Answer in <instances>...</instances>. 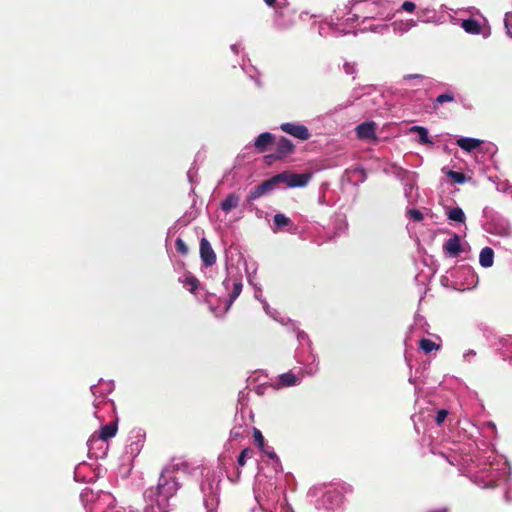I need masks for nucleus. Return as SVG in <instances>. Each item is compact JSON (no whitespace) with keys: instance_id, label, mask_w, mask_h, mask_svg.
I'll list each match as a JSON object with an SVG mask.
<instances>
[{"instance_id":"4","label":"nucleus","mask_w":512,"mask_h":512,"mask_svg":"<svg viewBox=\"0 0 512 512\" xmlns=\"http://www.w3.org/2000/svg\"><path fill=\"white\" fill-rule=\"evenodd\" d=\"M275 179H277L279 183H285L287 187H304L308 184L310 180V176L306 174H288V173H280L275 175Z\"/></svg>"},{"instance_id":"38","label":"nucleus","mask_w":512,"mask_h":512,"mask_svg":"<svg viewBox=\"0 0 512 512\" xmlns=\"http://www.w3.org/2000/svg\"><path fill=\"white\" fill-rule=\"evenodd\" d=\"M387 29H388L387 25L370 26V28H369L370 31L377 32V33H383V31L387 30Z\"/></svg>"},{"instance_id":"16","label":"nucleus","mask_w":512,"mask_h":512,"mask_svg":"<svg viewBox=\"0 0 512 512\" xmlns=\"http://www.w3.org/2000/svg\"><path fill=\"white\" fill-rule=\"evenodd\" d=\"M116 432H117V423L110 422L101 427V429L99 431L98 438L102 441H108L109 439L113 438L116 435Z\"/></svg>"},{"instance_id":"11","label":"nucleus","mask_w":512,"mask_h":512,"mask_svg":"<svg viewBox=\"0 0 512 512\" xmlns=\"http://www.w3.org/2000/svg\"><path fill=\"white\" fill-rule=\"evenodd\" d=\"M248 282H249V284H251V285H253L255 287L254 296H255V298L257 300H259L263 304V309L266 312V314H268L269 316H271L275 320L282 322V319L280 320V319H278L276 317L277 312L276 311H272L270 306H269V304L262 298V290H261L260 287H258L254 283V277L253 276H251V275L248 276Z\"/></svg>"},{"instance_id":"30","label":"nucleus","mask_w":512,"mask_h":512,"mask_svg":"<svg viewBox=\"0 0 512 512\" xmlns=\"http://www.w3.org/2000/svg\"><path fill=\"white\" fill-rule=\"evenodd\" d=\"M343 70L347 75H355L357 72V66L355 62H345L343 64Z\"/></svg>"},{"instance_id":"22","label":"nucleus","mask_w":512,"mask_h":512,"mask_svg":"<svg viewBox=\"0 0 512 512\" xmlns=\"http://www.w3.org/2000/svg\"><path fill=\"white\" fill-rule=\"evenodd\" d=\"M447 217L449 220L458 222V223H464V221H465V214L460 207H455V208L450 209L447 212Z\"/></svg>"},{"instance_id":"6","label":"nucleus","mask_w":512,"mask_h":512,"mask_svg":"<svg viewBox=\"0 0 512 512\" xmlns=\"http://www.w3.org/2000/svg\"><path fill=\"white\" fill-rule=\"evenodd\" d=\"M223 285L225 286L226 290H228L230 288V285H232V291L230 293L228 303L223 311V314H224L227 312V310L230 308V306L236 300V298L241 294L243 286H242L241 279H238V278L225 279L223 282Z\"/></svg>"},{"instance_id":"27","label":"nucleus","mask_w":512,"mask_h":512,"mask_svg":"<svg viewBox=\"0 0 512 512\" xmlns=\"http://www.w3.org/2000/svg\"><path fill=\"white\" fill-rule=\"evenodd\" d=\"M342 24L340 23H330L329 24V28L332 30V34L334 36H341V35H344V34H347L349 33L350 31L347 30L346 28H342L341 27Z\"/></svg>"},{"instance_id":"42","label":"nucleus","mask_w":512,"mask_h":512,"mask_svg":"<svg viewBox=\"0 0 512 512\" xmlns=\"http://www.w3.org/2000/svg\"><path fill=\"white\" fill-rule=\"evenodd\" d=\"M357 18H358L357 15H353L352 17L347 18L346 22L355 21V20H357Z\"/></svg>"},{"instance_id":"23","label":"nucleus","mask_w":512,"mask_h":512,"mask_svg":"<svg viewBox=\"0 0 512 512\" xmlns=\"http://www.w3.org/2000/svg\"><path fill=\"white\" fill-rule=\"evenodd\" d=\"M279 383L282 386H294L297 383V377L291 372L283 373L279 376Z\"/></svg>"},{"instance_id":"32","label":"nucleus","mask_w":512,"mask_h":512,"mask_svg":"<svg viewBox=\"0 0 512 512\" xmlns=\"http://www.w3.org/2000/svg\"><path fill=\"white\" fill-rule=\"evenodd\" d=\"M176 250L182 254L186 255L188 253V247L185 242L181 238H177L175 241Z\"/></svg>"},{"instance_id":"37","label":"nucleus","mask_w":512,"mask_h":512,"mask_svg":"<svg viewBox=\"0 0 512 512\" xmlns=\"http://www.w3.org/2000/svg\"><path fill=\"white\" fill-rule=\"evenodd\" d=\"M263 453H265L270 459H277L276 453L269 447L264 446V449H260Z\"/></svg>"},{"instance_id":"8","label":"nucleus","mask_w":512,"mask_h":512,"mask_svg":"<svg viewBox=\"0 0 512 512\" xmlns=\"http://www.w3.org/2000/svg\"><path fill=\"white\" fill-rule=\"evenodd\" d=\"M200 257L206 266H212L216 262V254L206 238H202L200 241Z\"/></svg>"},{"instance_id":"9","label":"nucleus","mask_w":512,"mask_h":512,"mask_svg":"<svg viewBox=\"0 0 512 512\" xmlns=\"http://www.w3.org/2000/svg\"><path fill=\"white\" fill-rule=\"evenodd\" d=\"M356 135L362 140H374L376 139V124L374 122H364L359 124L356 129Z\"/></svg>"},{"instance_id":"17","label":"nucleus","mask_w":512,"mask_h":512,"mask_svg":"<svg viewBox=\"0 0 512 512\" xmlns=\"http://www.w3.org/2000/svg\"><path fill=\"white\" fill-rule=\"evenodd\" d=\"M240 202L239 195L235 193H230L227 197L221 202V209L225 213H229L232 209L236 208Z\"/></svg>"},{"instance_id":"15","label":"nucleus","mask_w":512,"mask_h":512,"mask_svg":"<svg viewBox=\"0 0 512 512\" xmlns=\"http://www.w3.org/2000/svg\"><path fill=\"white\" fill-rule=\"evenodd\" d=\"M494 262V251L490 247H484L480 251L479 255V263L484 268H489L493 265Z\"/></svg>"},{"instance_id":"41","label":"nucleus","mask_w":512,"mask_h":512,"mask_svg":"<svg viewBox=\"0 0 512 512\" xmlns=\"http://www.w3.org/2000/svg\"><path fill=\"white\" fill-rule=\"evenodd\" d=\"M239 47H240V45H239V44H232L230 48H231V50H232L234 53H236V54H237V53L239 52Z\"/></svg>"},{"instance_id":"31","label":"nucleus","mask_w":512,"mask_h":512,"mask_svg":"<svg viewBox=\"0 0 512 512\" xmlns=\"http://www.w3.org/2000/svg\"><path fill=\"white\" fill-rule=\"evenodd\" d=\"M394 29L395 30H399L401 33H404L406 31H408L412 26L415 25V22L410 20L408 22H406L405 24L403 23H400V24H397V23H394Z\"/></svg>"},{"instance_id":"12","label":"nucleus","mask_w":512,"mask_h":512,"mask_svg":"<svg viewBox=\"0 0 512 512\" xmlns=\"http://www.w3.org/2000/svg\"><path fill=\"white\" fill-rule=\"evenodd\" d=\"M445 251L452 257H457L461 252V243L458 235L449 238L444 245Z\"/></svg>"},{"instance_id":"13","label":"nucleus","mask_w":512,"mask_h":512,"mask_svg":"<svg viewBox=\"0 0 512 512\" xmlns=\"http://www.w3.org/2000/svg\"><path fill=\"white\" fill-rule=\"evenodd\" d=\"M456 144L464 151L471 152L482 144V140L470 137H461Z\"/></svg>"},{"instance_id":"5","label":"nucleus","mask_w":512,"mask_h":512,"mask_svg":"<svg viewBox=\"0 0 512 512\" xmlns=\"http://www.w3.org/2000/svg\"><path fill=\"white\" fill-rule=\"evenodd\" d=\"M276 185H278V181H277V179H275V176H273L272 178L264 181L260 185L253 188L248 195V200L254 201V200L260 198L261 196L274 190Z\"/></svg>"},{"instance_id":"33","label":"nucleus","mask_w":512,"mask_h":512,"mask_svg":"<svg viewBox=\"0 0 512 512\" xmlns=\"http://www.w3.org/2000/svg\"><path fill=\"white\" fill-rule=\"evenodd\" d=\"M407 214H408L409 218L412 219L413 221L419 222V221L423 220L422 212L417 209H410V210H408Z\"/></svg>"},{"instance_id":"39","label":"nucleus","mask_w":512,"mask_h":512,"mask_svg":"<svg viewBox=\"0 0 512 512\" xmlns=\"http://www.w3.org/2000/svg\"><path fill=\"white\" fill-rule=\"evenodd\" d=\"M297 338H298V341L300 343H302V341L307 339V335L305 333H303V332H300V333H298Z\"/></svg>"},{"instance_id":"10","label":"nucleus","mask_w":512,"mask_h":512,"mask_svg":"<svg viewBox=\"0 0 512 512\" xmlns=\"http://www.w3.org/2000/svg\"><path fill=\"white\" fill-rule=\"evenodd\" d=\"M266 5L270 7H274L277 13V16H280L283 14V10L287 7V1L286 0H264ZM275 25L279 28H287L291 25V22L284 24L282 23L278 17L275 19Z\"/></svg>"},{"instance_id":"28","label":"nucleus","mask_w":512,"mask_h":512,"mask_svg":"<svg viewBox=\"0 0 512 512\" xmlns=\"http://www.w3.org/2000/svg\"><path fill=\"white\" fill-rule=\"evenodd\" d=\"M252 453H253V451L250 448L243 449L237 459L238 465L243 467L246 464L247 457H250L252 455Z\"/></svg>"},{"instance_id":"3","label":"nucleus","mask_w":512,"mask_h":512,"mask_svg":"<svg viewBox=\"0 0 512 512\" xmlns=\"http://www.w3.org/2000/svg\"><path fill=\"white\" fill-rule=\"evenodd\" d=\"M280 129L292 137L302 141L308 140L311 137L309 129L305 125L297 122L282 123L280 125Z\"/></svg>"},{"instance_id":"25","label":"nucleus","mask_w":512,"mask_h":512,"mask_svg":"<svg viewBox=\"0 0 512 512\" xmlns=\"http://www.w3.org/2000/svg\"><path fill=\"white\" fill-rule=\"evenodd\" d=\"M454 99H455L454 93L451 92V91H447V92H445L443 94H440L435 99L434 108H437L438 104H443V103H446V102H453Z\"/></svg>"},{"instance_id":"34","label":"nucleus","mask_w":512,"mask_h":512,"mask_svg":"<svg viewBox=\"0 0 512 512\" xmlns=\"http://www.w3.org/2000/svg\"><path fill=\"white\" fill-rule=\"evenodd\" d=\"M504 24L507 30V34L512 37V13H506L504 18Z\"/></svg>"},{"instance_id":"40","label":"nucleus","mask_w":512,"mask_h":512,"mask_svg":"<svg viewBox=\"0 0 512 512\" xmlns=\"http://www.w3.org/2000/svg\"><path fill=\"white\" fill-rule=\"evenodd\" d=\"M325 497H327V498H329V499H330V498H333V497H335V498H340V494H339L338 492H329V493H327V494H326V496H325Z\"/></svg>"},{"instance_id":"1","label":"nucleus","mask_w":512,"mask_h":512,"mask_svg":"<svg viewBox=\"0 0 512 512\" xmlns=\"http://www.w3.org/2000/svg\"><path fill=\"white\" fill-rule=\"evenodd\" d=\"M402 86V95H408L409 92H417L420 89H427L431 85V80L422 74H407L400 81Z\"/></svg>"},{"instance_id":"35","label":"nucleus","mask_w":512,"mask_h":512,"mask_svg":"<svg viewBox=\"0 0 512 512\" xmlns=\"http://www.w3.org/2000/svg\"><path fill=\"white\" fill-rule=\"evenodd\" d=\"M447 415H448L447 410H445V409L438 410L437 414H436V418H435L436 423L438 425H441L445 421Z\"/></svg>"},{"instance_id":"20","label":"nucleus","mask_w":512,"mask_h":512,"mask_svg":"<svg viewBox=\"0 0 512 512\" xmlns=\"http://www.w3.org/2000/svg\"><path fill=\"white\" fill-rule=\"evenodd\" d=\"M410 133H417L419 135V142L422 144L433 145V142L428 136V129L423 126H412L409 129Z\"/></svg>"},{"instance_id":"21","label":"nucleus","mask_w":512,"mask_h":512,"mask_svg":"<svg viewBox=\"0 0 512 512\" xmlns=\"http://www.w3.org/2000/svg\"><path fill=\"white\" fill-rule=\"evenodd\" d=\"M438 341H432L430 339H421L419 341V348L422 352H432V351H437L441 348V345H440V340L437 339Z\"/></svg>"},{"instance_id":"14","label":"nucleus","mask_w":512,"mask_h":512,"mask_svg":"<svg viewBox=\"0 0 512 512\" xmlns=\"http://www.w3.org/2000/svg\"><path fill=\"white\" fill-rule=\"evenodd\" d=\"M293 150V143L289 139L282 137L277 143L276 157L282 158L290 154Z\"/></svg>"},{"instance_id":"24","label":"nucleus","mask_w":512,"mask_h":512,"mask_svg":"<svg viewBox=\"0 0 512 512\" xmlns=\"http://www.w3.org/2000/svg\"><path fill=\"white\" fill-rule=\"evenodd\" d=\"M273 221H274V225L277 228L286 227L291 223L290 218H288L286 215H284L282 213L275 214Z\"/></svg>"},{"instance_id":"18","label":"nucleus","mask_w":512,"mask_h":512,"mask_svg":"<svg viewBox=\"0 0 512 512\" xmlns=\"http://www.w3.org/2000/svg\"><path fill=\"white\" fill-rule=\"evenodd\" d=\"M273 135L269 132L261 133L254 142L255 148L259 152H264L266 147L272 142Z\"/></svg>"},{"instance_id":"43","label":"nucleus","mask_w":512,"mask_h":512,"mask_svg":"<svg viewBox=\"0 0 512 512\" xmlns=\"http://www.w3.org/2000/svg\"><path fill=\"white\" fill-rule=\"evenodd\" d=\"M323 30H324V28H323V27H320V30H319V34H320V35H323Z\"/></svg>"},{"instance_id":"29","label":"nucleus","mask_w":512,"mask_h":512,"mask_svg":"<svg viewBox=\"0 0 512 512\" xmlns=\"http://www.w3.org/2000/svg\"><path fill=\"white\" fill-rule=\"evenodd\" d=\"M253 436H254L255 444L260 449H264V446H266V444H265V440H264V437H263L261 431L257 428H254Z\"/></svg>"},{"instance_id":"19","label":"nucleus","mask_w":512,"mask_h":512,"mask_svg":"<svg viewBox=\"0 0 512 512\" xmlns=\"http://www.w3.org/2000/svg\"><path fill=\"white\" fill-rule=\"evenodd\" d=\"M179 281L183 284V286L188 289L191 293H194L198 286H199V281L197 280V278H195L193 275L191 274H185L183 275L182 277L179 278Z\"/></svg>"},{"instance_id":"7","label":"nucleus","mask_w":512,"mask_h":512,"mask_svg":"<svg viewBox=\"0 0 512 512\" xmlns=\"http://www.w3.org/2000/svg\"><path fill=\"white\" fill-rule=\"evenodd\" d=\"M461 27L465 30V32L469 34H481L484 38L490 36V29L488 27H482L481 24L475 19L463 20Z\"/></svg>"},{"instance_id":"26","label":"nucleus","mask_w":512,"mask_h":512,"mask_svg":"<svg viewBox=\"0 0 512 512\" xmlns=\"http://www.w3.org/2000/svg\"><path fill=\"white\" fill-rule=\"evenodd\" d=\"M447 176L458 184H463L466 181V176L461 172L449 170Z\"/></svg>"},{"instance_id":"36","label":"nucleus","mask_w":512,"mask_h":512,"mask_svg":"<svg viewBox=\"0 0 512 512\" xmlns=\"http://www.w3.org/2000/svg\"><path fill=\"white\" fill-rule=\"evenodd\" d=\"M415 8L416 5L412 1H404L401 6V9L408 13H412L415 10Z\"/></svg>"},{"instance_id":"2","label":"nucleus","mask_w":512,"mask_h":512,"mask_svg":"<svg viewBox=\"0 0 512 512\" xmlns=\"http://www.w3.org/2000/svg\"><path fill=\"white\" fill-rule=\"evenodd\" d=\"M178 489V483L175 479L170 475V471L165 469L159 478L156 491L159 496H162L164 499H168L175 494Z\"/></svg>"}]
</instances>
